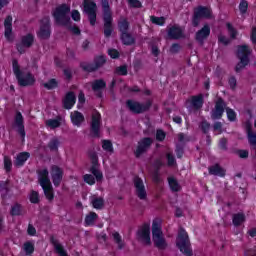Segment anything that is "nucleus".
Here are the masks:
<instances>
[{
  "label": "nucleus",
  "instance_id": "1",
  "mask_svg": "<svg viewBox=\"0 0 256 256\" xmlns=\"http://www.w3.org/2000/svg\"><path fill=\"white\" fill-rule=\"evenodd\" d=\"M13 71L21 87H27L35 83V77L33 74L19 69V63L16 60L13 61Z\"/></svg>",
  "mask_w": 256,
  "mask_h": 256
},
{
  "label": "nucleus",
  "instance_id": "2",
  "mask_svg": "<svg viewBox=\"0 0 256 256\" xmlns=\"http://www.w3.org/2000/svg\"><path fill=\"white\" fill-rule=\"evenodd\" d=\"M38 179L47 199L49 201L53 200V186H51V180H49V171L47 169L40 170Z\"/></svg>",
  "mask_w": 256,
  "mask_h": 256
},
{
  "label": "nucleus",
  "instance_id": "3",
  "mask_svg": "<svg viewBox=\"0 0 256 256\" xmlns=\"http://www.w3.org/2000/svg\"><path fill=\"white\" fill-rule=\"evenodd\" d=\"M152 237H153L154 245L158 249H166L167 248V242L165 241V238L163 237V231H161V221H159V220L153 221Z\"/></svg>",
  "mask_w": 256,
  "mask_h": 256
},
{
  "label": "nucleus",
  "instance_id": "4",
  "mask_svg": "<svg viewBox=\"0 0 256 256\" xmlns=\"http://www.w3.org/2000/svg\"><path fill=\"white\" fill-rule=\"evenodd\" d=\"M176 245L184 255H193V250H191V243L189 242V236L184 229H180L176 240Z\"/></svg>",
  "mask_w": 256,
  "mask_h": 256
},
{
  "label": "nucleus",
  "instance_id": "5",
  "mask_svg": "<svg viewBox=\"0 0 256 256\" xmlns=\"http://www.w3.org/2000/svg\"><path fill=\"white\" fill-rule=\"evenodd\" d=\"M102 9L104 13V35L105 37H111V33H113V16L109 8V1L102 0Z\"/></svg>",
  "mask_w": 256,
  "mask_h": 256
},
{
  "label": "nucleus",
  "instance_id": "6",
  "mask_svg": "<svg viewBox=\"0 0 256 256\" xmlns=\"http://www.w3.org/2000/svg\"><path fill=\"white\" fill-rule=\"evenodd\" d=\"M249 55H251V49L247 45H242L238 47L237 57L240 62L236 65V71L239 73L241 69L249 65Z\"/></svg>",
  "mask_w": 256,
  "mask_h": 256
},
{
  "label": "nucleus",
  "instance_id": "7",
  "mask_svg": "<svg viewBox=\"0 0 256 256\" xmlns=\"http://www.w3.org/2000/svg\"><path fill=\"white\" fill-rule=\"evenodd\" d=\"M69 11H71V8L67 6L66 4L59 6L54 11V18L58 25H68L71 21V18L69 17Z\"/></svg>",
  "mask_w": 256,
  "mask_h": 256
},
{
  "label": "nucleus",
  "instance_id": "8",
  "mask_svg": "<svg viewBox=\"0 0 256 256\" xmlns=\"http://www.w3.org/2000/svg\"><path fill=\"white\" fill-rule=\"evenodd\" d=\"M84 12L88 15L91 25H95L97 21V4L93 0H84Z\"/></svg>",
  "mask_w": 256,
  "mask_h": 256
},
{
  "label": "nucleus",
  "instance_id": "9",
  "mask_svg": "<svg viewBox=\"0 0 256 256\" xmlns=\"http://www.w3.org/2000/svg\"><path fill=\"white\" fill-rule=\"evenodd\" d=\"M211 19V9L203 6H199L194 10L193 25L197 27L199 25V19Z\"/></svg>",
  "mask_w": 256,
  "mask_h": 256
},
{
  "label": "nucleus",
  "instance_id": "10",
  "mask_svg": "<svg viewBox=\"0 0 256 256\" xmlns=\"http://www.w3.org/2000/svg\"><path fill=\"white\" fill-rule=\"evenodd\" d=\"M134 186L137 197H139L142 201H145V199H147V190L145 189L143 180L139 177H135Z\"/></svg>",
  "mask_w": 256,
  "mask_h": 256
},
{
  "label": "nucleus",
  "instance_id": "11",
  "mask_svg": "<svg viewBox=\"0 0 256 256\" xmlns=\"http://www.w3.org/2000/svg\"><path fill=\"white\" fill-rule=\"evenodd\" d=\"M128 109L132 111V113H143L147 111V109L151 106V104H141L134 100H128L126 103Z\"/></svg>",
  "mask_w": 256,
  "mask_h": 256
},
{
  "label": "nucleus",
  "instance_id": "12",
  "mask_svg": "<svg viewBox=\"0 0 256 256\" xmlns=\"http://www.w3.org/2000/svg\"><path fill=\"white\" fill-rule=\"evenodd\" d=\"M223 113H225V102L223 99L219 98L216 101L215 108L211 112V118L221 119V117H223Z\"/></svg>",
  "mask_w": 256,
  "mask_h": 256
},
{
  "label": "nucleus",
  "instance_id": "13",
  "mask_svg": "<svg viewBox=\"0 0 256 256\" xmlns=\"http://www.w3.org/2000/svg\"><path fill=\"white\" fill-rule=\"evenodd\" d=\"M153 143V139L151 138H144L138 142V147L135 151L136 157H141L145 151H147Z\"/></svg>",
  "mask_w": 256,
  "mask_h": 256
},
{
  "label": "nucleus",
  "instance_id": "14",
  "mask_svg": "<svg viewBox=\"0 0 256 256\" xmlns=\"http://www.w3.org/2000/svg\"><path fill=\"white\" fill-rule=\"evenodd\" d=\"M138 237L146 244L149 245L151 243V228L149 224H144L138 230Z\"/></svg>",
  "mask_w": 256,
  "mask_h": 256
},
{
  "label": "nucleus",
  "instance_id": "15",
  "mask_svg": "<svg viewBox=\"0 0 256 256\" xmlns=\"http://www.w3.org/2000/svg\"><path fill=\"white\" fill-rule=\"evenodd\" d=\"M40 39H49L51 37V30L49 28V19L46 17L41 21L40 30L38 31Z\"/></svg>",
  "mask_w": 256,
  "mask_h": 256
},
{
  "label": "nucleus",
  "instance_id": "16",
  "mask_svg": "<svg viewBox=\"0 0 256 256\" xmlns=\"http://www.w3.org/2000/svg\"><path fill=\"white\" fill-rule=\"evenodd\" d=\"M51 177L55 187H59V185H61V181L63 180V170H61V168L58 166H52Z\"/></svg>",
  "mask_w": 256,
  "mask_h": 256
},
{
  "label": "nucleus",
  "instance_id": "17",
  "mask_svg": "<svg viewBox=\"0 0 256 256\" xmlns=\"http://www.w3.org/2000/svg\"><path fill=\"white\" fill-rule=\"evenodd\" d=\"M4 35L8 41H13V17L8 16L4 21Z\"/></svg>",
  "mask_w": 256,
  "mask_h": 256
},
{
  "label": "nucleus",
  "instance_id": "18",
  "mask_svg": "<svg viewBox=\"0 0 256 256\" xmlns=\"http://www.w3.org/2000/svg\"><path fill=\"white\" fill-rule=\"evenodd\" d=\"M33 41V35L28 34L26 36H23L21 43L17 45V50L19 51V53H25V49L33 45Z\"/></svg>",
  "mask_w": 256,
  "mask_h": 256
},
{
  "label": "nucleus",
  "instance_id": "19",
  "mask_svg": "<svg viewBox=\"0 0 256 256\" xmlns=\"http://www.w3.org/2000/svg\"><path fill=\"white\" fill-rule=\"evenodd\" d=\"M189 105L187 106V108L189 109V111H192V109H195L196 111L201 109V107H203V95L200 94L198 96H193L189 101H188Z\"/></svg>",
  "mask_w": 256,
  "mask_h": 256
},
{
  "label": "nucleus",
  "instance_id": "20",
  "mask_svg": "<svg viewBox=\"0 0 256 256\" xmlns=\"http://www.w3.org/2000/svg\"><path fill=\"white\" fill-rule=\"evenodd\" d=\"M99 127H101V114L95 112L92 115L91 129L95 137H99Z\"/></svg>",
  "mask_w": 256,
  "mask_h": 256
},
{
  "label": "nucleus",
  "instance_id": "21",
  "mask_svg": "<svg viewBox=\"0 0 256 256\" xmlns=\"http://www.w3.org/2000/svg\"><path fill=\"white\" fill-rule=\"evenodd\" d=\"M14 125L17 127L21 137L25 139V126L23 125V115H21V112L16 113Z\"/></svg>",
  "mask_w": 256,
  "mask_h": 256
},
{
  "label": "nucleus",
  "instance_id": "22",
  "mask_svg": "<svg viewBox=\"0 0 256 256\" xmlns=\"http://www.w3.org/2000/svg\"><path fill=\"white\" fill-rule=\"evenodd\" d=\"M91 158L93 163V166L91 168L92 174L94 175V177H96L97 181H101L103 179V173H101V171L97 169V163L99 161V158H97V154H92Z\"/></svg>",
  "mask_w": 256,
  "mask_h": 256
},
{
  "label": "nucleus",
  "instance_id": "23",
  "mask_svg": "<svg viewBox=\"0 0 256 256\" xmlns=\"http://www.w3.org/2000/svg\"><path fill=\"white\" fill-rule=\"evenodd\" d=\"M70 118H71V122L76 127H81V125L83 124V121H85V116H83V114L79 111L71 112Z\"/></svg>",
  "mask_w": 256,
  "mask_h": 256
},
{
  "label": "nucleus",
  "instance_id": "24",
  "mask_svg": "<svg viewBox=\"0 0 256 256\" xmlns=\"http://www.w3.org/2000/svg\"><path fill=\"white\" fill-rule=\"evenodd\" d=\"M209 35H211V27H209V25H204V27L196 33V39L199 43H203Z\"/></svg>",
  "mask_w": 256,
  "mask_h": 256
},
{
  "label": "nucleus",
  "instance_id": "25",
  "mask_svg": "<svg viewBox=\"0 0 256 256\" xmlns=\"http://www.w3.org/2000/svg\"><path fill=\"white\" fill-rule=\"evenodd\" d=\"M76 100L77 98L75 97V94L73 92H68L63 100L65 109H72Z\"/></svg>",
  "mask_w": 256,
  "mask_h": 256
},
{
  "label": "nucleus",
  "instance_id": "26",
  "mask_svg": "<svg viewBox=\"0 0 256 256\" xmlns=\"http://www.w3.org/2000/svg\"><path fill=\"white\" fill-rule=\"evenodd\" d=\"M29 157H31L29 152H22L18 154L14 162V165H16V167H23V165H25V162L27 161V159H29Z\"/></svg>",
  "mask_w": 256,
  "mask_h": 256
},
{
  "label": "nucleus",
  "instance_id": "27",
  "mask_svg": "<svg viewBox=\"0 0 256 256\" xmlns=\"http://www.w3.org/2000/svg\"><path fill=\"white\" fill-rule=\"evenodd\" d=\"M168 35L171 39H181V37H183V29L178 26H173L169 29Z\"/></svg>",
  "mask_w": 256,
  "mask_h": 256
},
{
  "label": "nucleus",
  "instance_id": "28",
  "mask_svg": "<svg viewBox=\"0 0 256 256\" xmlns=\"http://www.w3.org/2000/svg\"><path fill=\"white\" fill-rule=\"evenodd\" d=\"M232 223L234 227H239L245 223V214L243 213H236L232 217Z\"/></svg>",
  "mask_w": 256,
  "mask_h": 256
},
{
  "label": "nucleus",
  "instance_id": "29",
  "mask_svg": "<svg viewBox=\"0 0 256 256\" xmlns=\"http://www.w3.org/2000/svg\"><path fill=\"white\" fill-rule=\"evenodd\" d=\"M210 175H216L218 177H225V170L218 164L209 168Z\"/></svg>",
  "mask_w": 256,
  "mask_h": 256
},
{
  "label": "nucleus",
  "instance_id": "30",
  "mask_svg": "<svg viewBox=\"0 0 256 256\" xmlns=\"http://www.w3.org/2000/svg\"><path fill=\"white\" fill-rule=\"evenodd\" d=\"M91 204L93 205L94 209H103V205H105V202L103 201V198L92 196Z\"/></svg>",
  "mask_w": 256,
  "mask_h": 256
},
{
  "label": "nucleus",
  "instance_id": "31",
  "mask_svg": "<svg viewBox=\"0 0 256 256\" xmlns=\"http://www.w3.org/2000/svg\"><path fill=\"white\" fill-rule=\"evenodd\" d=\"M96 66H88L85 67L86 71H95V69H99V67H101V65L105 64V57L104 56H99L96 58L95 60Z\"/></svg>",
  "mask_w": 256,
  "mask_h": 256
},
{
  "label": "nucleus",
  "instance_id": "32",
  "mask_svg": "<svg viewBox=\"0 0 256 256\" xmlns=\"http://www.w3.org/2000/svg\"><path fill=\"white\" fill-rule=\"evenodd\" d=\"M97 220V213L95 212H91L90 214H88L85 218V224L87 227L91 226V225H95V221Z\"/></svg>",
  "mask_w": 256,
  "mask_h": 256
},
{
  "label": "nucleus",
  "instance_id": "33",
  "mask_svg": "<svg viewBox=\"0 0 256 256\" xmlns=\"http://www.w3.org/2000/svg\"><path fill=\"white\" fill-rule=\"evenodd\" d=\"M246 129L250 145H256V134L251 131V125L247 124Z\"/></svg>",
  "mask_w": 256,
  "mask_h": 256
},
{
  "label": "nucleus",
  "instance_id": "34",
  "mask_svg": "<svg viewBox=\"0 0 256 256\" xmlns=\"http://www.w3.org/2000/svg\"><path fill=\"white\" fill-rule=\"evenodd\" d=\"M61 125V120L59 119H49L46 120V127L49 129H57V127H60Z\"/></svg>",
  "mask_w": 256,
  "mask_h": 256
},
{
  "label": "nucleus",
  "instance_id": "35",
  "mask_svg": "<svg viewBox=\"0 0 256 256\" xmlns=\"http://www.w3.org/2000/svg\"><path fill=\"white\" fill-rule=\"evenodd\" d=\"M102 149L106 152L112 155L113 153V143L109 140H103L102 141Z\"/></svg>",
  "mask_w": 256,
  "mask_h": 256
},
{
  "label": "nucleus",
  "instance_id": "36",
  "mask_svg": "<svg viewBox=\"0 0 256 256\" xmlns=\"http://www.w3.org/2000/svg\"><path fill=\"white\" fill-rule=\"evenodd\" d=\"M168 183H169V186H170L171 191L177 192V191H180V190H181V186L179 185V182H177V181L175 180V178L170 177V178L168 179Z\"/></svg>",
  "mask_w": 256,
  "mask_h": 256
},
{
  "label": "nucleus",
  "instance_id": "37",
  "mask_svg": "<svg viewBox=\"0 0 256 256\" xmlns=\"http://www.w3.org/2000/svg\"><path fill=\"white\" fill-rule=\"evenodd\" d=\"M150 21H151V23H153V25H160V27H163V25H165L166 18L150 16Z\"/></svg>",
  "mask_w": 256,
  "mask_h": 256
},
{
  "label": "nucleus",
  "instance_id": "38",
  "mask_svg": "<svg viewBox=\"0 0 256 256\" xmlns=\"http://www.w3.org/2000/svg\"><path fill=\"white\" fill-rule=\"evenodd\" d=\"M121 40H122V43H124V45H133V43H135V39H133L129 35V33L122 34Z\"/></svg>",
  "mask_w": 256,
  "mask_h": 256
},
{
  "label": "nucleus",
  "instance_id": "39",
  "mask_svg": "<svg viewBox=\"0 0 256 256\" xmlns=\"http://www.w3.org/2000/svg\"><path fill=\"white\" fill-rule=\"evenodd\" d=\"M105 81L103 80H96L93 84H92V89L93 91H101V89H105Z\"/></svg>",
  "mask_w": 256,
  "mask_h": 256
},
{
  "label": "nucleus",
  "instance_id": "40",
  "mask_svg": "<svg viewBox=\"0 0 256 256\" xmlns=\"http://www.w3.org/2000/svg\"><path fill=\"white\" fill-rule=\"evenodd\" d=\"M118 27H119L120 32L123 35V34L127 33V29H129V22H127L126 19H123L118 23Z\"/></svg>",
  "mask_w": 256,
  "mask_h": 256
},
{
  "label": "nucleus",
  "instance_id": "41",
  "mask_svg": "<svg viewBox=\"0 0 256 256\" xmlns=\"http://www.w3.org/2000/svg\"><path fill=\"white\" fill-rule=\"evenodd\" d=\"M23 249L26 255H31L35 251V245L32 242L24 243Z\"/></svg>",
  "mask_w": 256,
  "mask_h": 256
},
{
  "label": "nucleus",
  "instance_id": "42",
  "mask_svg": "<svg viewBox=\"0 0 256 256\" xmlns=\"http://www.w3.org/2000/svg\"><path fill=\"white\" fill-rule=\"evenodd\" d=\"M54 249L59 256H67V252L61 244L54 242Z\"/></svg>",
  "mask_w": 256,
  "mask_h": 256
},
{
  "label": "nucleus",
  "instance_id": "43",
  "mask_svg": "<svg viewBox=\"0 0 256 256\" xmlns=\"http://www.w3.org/2000/svg\"><path fill=\"white\" fill-rule=\"evenodd\" d=\"M13 167V162L11 161V158L9 156L4 157V169L9 173L11 171V168Z\"/></svg>",
  "mask_w": 256,
  "mask_h": 256
},
{
  "label": "nucleus",
  "instance_id": "44",
  "mask_svg": "<svg viewBox=\"0 0 256 256\" xmlns=\"http://www.w3.org/2000/svg\"><path fill=\"white\" fill-rule=\"evenodd\" d=\"M112 237H113L115 243H117L119 249H123V241L121 240V235H119L118 232H113Z\"/></svg>",
  "mask_w": 256,
  "mask_h": 256
},
{
  "label": "nucleus",
  "instance_id": "45",
  "mask_svg": "<svg viewBox=\"0 0 256 256\" xmlns=\"http://www.w3.org/2000/svg\"><path fill=\"white\" fill-rule=\"evenodd\" d=\"M226 114L228 117V121H235V119H237V113H235V110L231 108H226Z\"/></svg>",
  "mask_w": 256,
  "mask_h": 256
},
{
  "label": "nucleus",
  "instance_id": "46",
  "mask_svg": "<svg viewBox=\"0 0 256 256\" xmlns=\"http://www.w3.org/2000/svg\"><path fill=\"white\" fill-rule=\"evenodd\" d=\"M48 147L51 151H57L58 147H59V140L57 138H53L49 144Z\"/></svg>",
  "mask_w": 256,
  "mask_h": 256
},
{
  "label": "nucleus",
  "instance_id": "47",
  "mask_svg": "<svg viewBox=\"0 0 256 256\" xmlns=\"http://www.w3.org/2000/svg\"><path fill=\"white\" fill-rule=\"evenodd\" d=\"M58 83L57 80L51 79L50 81L44 83L45 89H55L57 87Z\"/></svg>",
  "mask_w": 256,
  "mask_h": 256
},
{
  "label": "nucleus",
  "instance_id": "48",
  "mask_svg": "<svg viewBox=\"0 0 256 256\" xmlns=\"http://www.w3.org/2000/svg\"><path fill=\"white\" fill-rule=\"evenodd\" d=\"M227 29H228V33H229L230 37L232 39H235V37H237V30H235V28H233L231 23H227Z\"/></svg>",
  "mask_w": 256,
  "mask_h": 256
},
{
  "label": "nucleus",
  "instance_id": "49",
  "mask_svg": "<svg viewBox=\"0 0 256 256\" xmlns=\"http://www.w3.org/2000/svg\"><path fill=\"white\" fill-rule=\"evenodd\" d=\"M166 159L168 161L169 167H174V165H176V163H177L175 161V156H173V154H171V153L166 154Z\"/></svg>",
  "mask_w": 256,
  "mask_h": 256
},
{
  "label": "nucleus",
  "instance_id": "50",
  "mask_svg": "<svg viewBox=\"0 0 256 256\" xmlns=\"http://www.w3.org/2000/svg\"><path fill=\"white\" fill-rule=\"evenodd\" d=\"M84 181L88 183V185H95V177L91 174L84 175Z\"/></svg>",
  "mask_w": 256,
  "mask_h": 256
},
{
  "label": "nucleus",
  "instance_id": "51",
  "mask_svg": "<svg viewBox=\"0 0 256 256\" xmlns=\"http://www.w3.org/2000/svg\"><path fill=\"white\" fill-rule=\"evenodd\" d=\"M30 201L32 203H39V193H37L36 191H32L30 193Z\"/></svg>",
  "mask_w": 256,
  "mask_h": 256
},
{
  "label": "nucleus",
  "instance_id": "52",
  "mask_svg": "<svg viewBox=\"0 0 256 256\" xmlns=\"http://www.w3.org/2000/svg\"><path fill=\"white\" fill-rule=\"evenodd\" d=\"M12 215H21V205L15 204L11 210Z\"/></svg>",
  "mask_w": 256,
  "mask_h": 256
},
{
  "label": "nucleus",
  "instance_id": "53",
  "mask_svg": "<svg viewBox=\"0 0 256 256\" xmlns=\"http://www.w3.org/2000/svg\"><path fill=\"white\" fill-rule=\"evenodd\" d=\"M247 7H249V4L247 3V1L243 0V1L240 2L239 10L242 13H247Z\"/></svg>",
  "mask_w": 256,
  "mask_h": 256
},
{
  "label": "nucleus",
  "instance_id": "54",
  "mask_svg": "<svg viewBox=\"0 0 256 256\" xmlns=\"http://www.w3.org/2000/svg\"><path fill=\"white\" fill-rule=\"evenodd\" d=\"M117 75H127V66H119L116 68Z\"/></svg>",
  "mask_w": 256,
  "mask_h": 256
},
{
  "label": "nucleus",
  "instance_id": "55",
  "mask_svg": "<svg viewBox=\"0 0 256 256\" xmlns=\"http://www.w3.org/2000/svg\"><path fill=\"white\" fill-rule=\"evenodd\" d=\"M71 17H72L73 21H81V13H79V11H77V10L72 11Z\"/></svg>",
  "mask_w": 256,
  "mask_h": 256
},
{
  "label": "nucleus",
  "instance_id": "56",
  "mask_svg": "<svg viewBox=\"0 0 256 256\" xmlns=\"http://www.w3.org/2000/svg\"><path fill=\"white\" fill-rule=\"evenodd\" d=\"M165 132L163 130H157L156 132V139L157 141H163L165 139Z\"/></svg>",
  "mask_w": 256,
  "mask_h": 256
},
{
  "label": "nucleus",
  "instance_id": "57",
  "mask_svg": "<svg viewBox=\"0 0 256 256\" xmlns=\"http://www.w3.org/2000/svg\"><path fill=\"white\" fill-rule=\"evenodd\" d=\"M108 55L112 59H117V57H119V51H117L116 49H110V50H108Z\"/></svg>",
  "mask_w": 256,
  "mask_h": 256
},
{
  "label": "nucleus",
  "instance_id": "58",
  "mask_svg": "<svg viewBox=\"0 0 256 256\" xmlns=\"http://www.w3.org/2000/svg\"><path fill=\"white\" fill-rule=\"evenodd\" d=\"M214 131H216V133H223V125L221 122H216L214 124Z\"/></svg>",
  "mask_w": 256,
  "mask_h": 256
},
{
  "label": "nucleus",
  "instance_id": "59",
  "mask_svg": "<svg viewBox=\"0 0 256 256\" xmlns=\"http://www.w3.org/2000/svg\"><path fill=\"white\" fill-rule=\"evenodd\" d=\"M128 3L130 7H136V8L141 7V2L139 0H128Z\"/></svg>",
  "mask_w": 256,
  "mask_h": 256
},
{
  "label": "nucleus",
  "instance_id": "60",
  "mask_svg": "<svg viewBox=\"0 0 256 256\" xmlns=\"http://www.w3.org/2000/svg\"><path fill=\"white\" fill-rule=\"evenodd\" d=\"M228 83L231 87V89H235L236 85H237V79H235V77H230L228 80Z\"/></svg>",
  "mask_w": 256,
  "mask_h": 256
},
{
  "label": "nucleus",
  "instance_id": "61",
  "mask_svg": "<svg viewBox=\"0 0 256 256\" xmlns=\"http://www.w3.org/2000/svg\"><path fill=\"white\" fill-rule=\"evenodd\" d=\"M218 41H219L220 43H223V45H229V38H227V37H225V36H223V35H220V36L218 37Z\"/></svg>",
  "mask_w": 256,
  "mask_h": 256
},
{
  "label": "nucleus",
  "instance_id": "62",
  "mask_svg": "<svg viewBox=\"0 0 256 256\" xmlns=\"http://www.w3.org/2000/svg\"><path fill=\"white\" fill-rule=\"evenodd\" d=\"M78 101H79L78 107L80 108L83 105V103H85V94L81 92L78 96Z\"/></svg>",
  "mask_w": 256,
  "mask_h": 256
},
{
  "label": "nucleus",
  "instance_id": "63",
  "mask_svg": "<svg viewBox=\"0 0 256 256\" xmlns=\"http://www.w3.org/2000/svg\"><path fill=\"white\" fill-rule=\"evenodd\" d=\"M209 127H211V126L209 125L208 122H206V121L202 122L201 129H202V131H204V133H207V131H209Z\"/></svg>",
  "mask_w": 256,
  "mask_h": 256
},
{
  "label": "nucleus",
  "instance_id": "64",
  "mask_svg": "<svg viewBox=\"0 0 256 256\" xmlns=\"http://www.w3.org/2000/svg\"><path fill=\"white\" fill-rule=\"evenodd\" d=\"M251 39H252V43H256V28L252 29Z\"/></svg>",
  "mask_w": 256,
  "mask_h": 256
}]
</instances>
